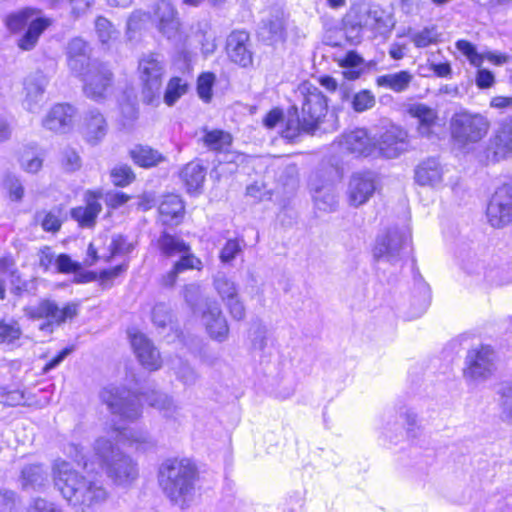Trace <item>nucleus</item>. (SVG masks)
Returning a JSON list of instances; mask_svg holds the SVG:
<instances>
[{"mask_svg": "<svg viewBox=\"0 0 512 512\" xmlns=\"http://www.w3.org/2000/svg\"><path fill=\"white\" fill-rule=\"evenodd\" d=\"M53 477L55 487L75 512H95L108 498L100 483L83 476L66 461L54 463Z\"/></svg>", "mask_w": 512, "mask_h": 512, "instance_id": "obj_1", "label": "nucleus"}, {"mask_svg": "<svg viewBox=\"0 0 512 512\" xmlns=\"http://www.w3.org/2000/svg\"><path fill=\"white\" fill-rule=\"evenodd\" d=\"M197 480V467L187 458L167 459L158 469V483L162 492L182 509L193 499Z\"/></svg>", "mask_w": 512, "mask_h": 512, "instance_id": "obj_2", "label": "nucleus"}, {"mask_svg": "<svg viewBox=\"0 0 512 512\" xmlns=\"http://www.w3.org/2000/svg\"><path fill=\"white\" fill-rule=\"evenodd\" d=\"M93 453L96 462L116 484L128 485L137 479V464L109 439L97 438L93 444Z\"/></svg>", "mask_w": 512, "mask_h": 512, "instance_id": "obj_3", "label": "nucleus"}, {"mask_svg": "<svg viewBox=\"0 0 512 512\" xmlns=\"http://www.w3.org/2000/svg\"><path fill=\"white\" fill-rule=\"evenodd\" d=\"M489 127L485 116L466 110L454 113L449 123L451 138L459 147L479 142L486 136Z\"/></svg>", "mask_w": 512, "mask_h": 512, "instance_id": "obj_4", "label": "nucleus"}, {"mask_svg": "<svg viewBox=\"0 0 512 512\" xmlns=\"http://www.w3.org/2000/svg\"><path fill=\"white\" fill-rule=\"evenodd\" d=\"M142 82V96L147 104L159 103L163 77L166 72L164 57L159 53L143 55L138 64Z\"/></svg>", "mask_w": 512, "mask_h": 512, "instance_id": "obj_5", "label": "nucleus"}, {"mask_svg": "<svg viewBox=\"0 0 512 512\" xmlns=\"http://www.w3.org/2000/svg\"><path fill=\"white\" fill-rule=\"evenodd\" d=\"M296 93L305 127L318 129L328 111L326 96L310 82L300 84Z\"/></svg>", "mask_w": 512, "mask_h": 512, "instance_id": "obj_6", "label": "nucleus"}, {"mask_svg": "<svg viewBox=\"0 0 512 512\" xmlns=\"http://www.w3.org/2000/svg\"><path fill=\"white\" fill-rule=\"evenodd\" d=\"M100 397L111 413L124 420L135 421L142 415V404L139 397L128 390L115 387L105 388Z\"/></svg>", "mask_w": 512, "mask_h": 512, "instance_id": "obj_7", "label": "nucleus"}, {"mask_svg": "<svg viewBox=\"0 0 512 512\" xmlns=\"http://www.w3.org/2000/svg\"><path fill=\"white\" fill-rule=\"evenodd\" d=\"M78 304L68 303L60 308L57 303L50 299H42L37 305L24 308L25 315L31 319H47V322L40 326L41 330L52 332L53 325H61L66 320H71L78 314Z\"/></svg>", "mask_w": 512, "mask_h": 512, "instance_id": "obj_8", "label": "nucleus"}, {"mask_svg": "<svg viewBox=\"0 0 512 512\" xmlns=\"http://www.w3.org/2000/svg\"><path fill=\"white\" fill-rule=\"evenodd\" d=\"M336 173V168L329 165L317 170L309 180L315 207L320 211L332 212L337 206L338 202L333 188Z\"/></svg>", "mask_w": 512, "mask_h": 512, "instance_id": "obj_9", "label": "nucleus"}, {"mask_svg": "<svg viewBox=\"0 0 512 512\" xmlns=\"http://www.w3.org/2000/svg\"><path fill=\"white\" fill-rule=\"evenodd\" d=\"M495 370V352L489 345H479L468 350L463 376L467 381L482 382Z\"/></svg>", "mask_w": 512, "mask_h": 512, "instance_id": "obj_10", "label": "nucleus"}, {"mask_svg": "<svg viewBox=\"0 0 512 512\" xmlns=\"http://www.w3.org/2000/svg\"><path fill=\"white\" fill-rule=\"evenodd\" d=\"M409 235L398 228H390L386 233L377 237L373 257L376 261H386L396 264L402 259L404 250L409 244Z\"/></svg>", "mask_w": 512, "mask_h": 512, "instance_id": "obj_11", "label": "nucleus"}, {"mask_svg": "<svg viewBox=\"0 0 512 512\" xmlns=\"http://www.w3.org/2000/svg\"><path fill=\"white\" fill-rule=\"evenodd\" d=\"M151 20L158 32L173 43L182 40V25L175 6L167 0H158L153 8Z\"/></svg>", "mask_w": 512, "mask_h": 512, "instance_id": "obj_12", "label": "nucleus"}, {"mask_svg": "<svg viewBox=\"0 0 512 512\" xmlns=\"http://www.w3.org/2000/svg\"><path fill=\"white\" fill-rule=\"evenodd\" d=\"M486 216L494 228L512 223V183H505L495 190L488 202Z\"/></svg>", "mask_w": 512, "mask_h": 512, "instance_id": "obj_13", "label": "nucleus"}, {"mask_svg": "<svg viewBox=\"0 0 512 512\" xmlns=\"http://www.w3.org/2000/svg\"><path fill=\"white\" fill-rule=\"evenodd\" d=\"M79 78L84 83L85 95L95 101L105 99L113 83L111 70L101 61L94 62Z\"/></svg>", "mask_w": 512, "mask_h": 512, "instance_id": "obj_14", "label": "nucleus"}, {"mask_svg": "<svg viewBox=\"0 0 512 512\" xmlns=\"http://www.w3.org/2000/svg\"><path fill=\"white\" fill-rule=\"evenodd\" d=\"M91 53L90 44L81 37H74L67 42L65 47L66 64L73 76L80 77L94 62L99 61L91 58Z\"/></svg>", "mask_w": 512, "mask_h": 512, "instance_id": "obj_15", "label": "nucleus"}, {"mask_svg": "<svg viewBox=\"0 0 512 512\" xmlns=\"http://www.w3.org/2000/svg\"><path fill=\"white\" fill-rule=\"evenodd\" d=\"M213 285L232 318L237 321L243 320L246 311L244 304L239 299L238 286L236 283L224 273L219 272L214 276Z\"/></svg>", "mask_w": 512, "mask_h": 512, "instance_id": "obj_16", "label": "nucleus"}, {"mask_svg": "<svg viewBox=\"0 0 512 512\" xmlns=\"http://www.w3.org/2000/svg\"><path fill=\"white\" fill-rule=\"evenodd\" d=\"M342 149L356 156L368 157L376 151V141L365 128H354L341 135Z\"/></svg>", "mask_w": 512, "mask_h": 512, "instance_id": "obj_17", "label": "nucleus"}, {"mask_svg": "<svg viewBox=\"0 0 512 512\" xmlns=\"http://www.w3.org/2000/svg\"><path fill=\"white\" fill-rule=\"evenodd\" d=\"M202 321L209 336L218 342L228 339L229 326L219 304L215 300H206L202 311Z\"/></svg>", "mask_w": 512, "mask_h": 512, "instance_id": "obj_18", "label": "nucleus"}, {"mask_svg": "<svg viewBox=\"0 0 512 512\" xmlns=\"http://www.w3.org/2000/svg\"><path fill=\"white\" fill-rule=\"evenodd\" d=\"M408 147V134L398 126H391L376 141L378 153L388 159L398 157Z\"/></svg>", "mask_w": 512, "mask_h": 512, "instance_id": "obj_19", "label": "nucleus"}, {"mask_svg": "<svg viewBox=\"0 0 512 512\" xmlns=\"http://www.w3.org/2000/svg\"><path fill=\"white\" fill-rule=\"evenodd\" d=\"M376 190L375 174L373 172H358L351 176L348 186V196L351 205L358 207L366 203Z\"/></svg>", "mask_w": 512, "mask_h": 512, "instance_id": "obj_20", "label": "nucleus"}, {"mask_svg": "<svg viewBox=\"0 0 512 512\" xmlns=\"http://www.w3.org/2000/svg\"><path fill=\"white\" fill-rule=\"evenodd\" d=\"M250 46V36L246 31H233L227 37L226 51L228 57L241 67H248L253 62Z\"/></svg>", "mask_w": 512, "mask_h": 512, "instance_id": "obj_21", "label": "nucleus"}, {"mask_svg": "<svg viewBox=\"0 0 512 512\" xmlns=\"http://www.w3.org/2000/svg\"><path fill=\"white\" fill-rule=\"evenodd\" d=\"M76 109L70 104H56L42 120L47 130L56 133H67L73 128Z\"/></svg>", "mask_w": 512, "mask_h": 512, "instance_id": "obj_22", "label": "nucleus"}, {"mask_svg": "<svg viewBox=\"0 0 512 512\" xmlns=\"http://www.w3.org/2000/svg\"><path fill=\"white\" fill-rule=\"evenodd\" d=\"M131 346L142 366L150 371L161 367V357L157 348L142 333H134L131 336Z\"/></svg>", "mask_w": 512, "mask_h": 512, "instance_id": "obj_23", "label": "nucleus"}, {"mask_svg": "<svg viewBox=\"0 0 512 512\" xmlns=\"http://www.w3.org/2000/svg\"><path fill=\"white\" fill-rule=\"evenodd\" d=\"M202 261L192 252L191 247L178 256L171 269L165 273L161 278V284L164 287H173L178 279V276L188 270H201Z\"/></svg>", "mask_w": 512, "mask_h": 512, "instance_id": "obj_24", "label": "nucleus"}, {"mask_svg": "<svg viewBox=\"0 0 512 512\" xmlns=\"http://www.w3.org/2000/svg\"><path fill=\"white\" fill-rule=\"evenodd\" d=\"M260 35L264 41L270 44L285 41L287 35L286 18L282 10H273L269 17L262 21Z\"/></svg>", "mask_w": 512, "mask_h": 512, "instance_id": "obj_25", "label": "nucleus"}, {"mask_svg": "<svg viewBox=\"0 0 512 512\" xmlns=\"http://www.w3.org/2000/svg\"><path fill=\"white\" fill-rule=\"evenodd\" d=\"M49 83L47 76L40 71L28 76L25 80V91L27 110L30 112H36L39 103L43 99L44 92Z\"/></svg>", "mask_w": 512, "mask_h": 512, "instance_id": "obj_26", "label": "nucleus"}, {"mask_svg": "<svg viewBox=\"0 0 512 512\" xmlns=\"http://www.w3.org/2000/svg\"><path fill=\"white\" fill-rule=\"evenodd\" d=\"M99 197V194L88 191L86 193V206H79L71 210V217L81 227H92L95 225L96 218L102 211V205L98 201Z\"/></svg>", "mask_w": 512, "mask_h": 512, "instance_id": "obj_27", "label": "nucleus"}, {"mask_svg": "<svg viewBox=\"0 0 512 512\" xmlns=\"http://www.w3.org/2000/svg\"><path fill=\"white\" fill-rule=\"evenodd\" d=\"M408 113L411 117L417 119L418 133L423 137L429 138L436 124L437 112L425 104L415 103L409 106Z\"/></svg>", "mask_w": 512, "mask_h": 512, "instance_id": "obj_28", "label": "nucleus"}, {"mask_svg": "<svg viewBox=\"0 0 512 512\" xmlns=\"http://www.w3.org/2000/svg\"><path fill=\"white\" fill-rule=\"evenodd\" d=\"M156 247L162 258L173 259L188 251L190 245L180 236L162 231L156 240Z\"/></svg>", "mask_w": 512, "mask_h": 512, "instance_id": "obj_29", "label": "nucleus"}, {"mask_svg": "<svg viewBox=\"0 0 512 512\" xmlns=\"http://www.w3.org/2000/svg\"><path fill=\"white\" fill-rule=\"evenodd\" d=\"M339 94L342 101H350L352 109L357 113L365 112L376 104L375 95L367 89L353 93L350 86L342 84Z\"/></svg>", "mask_w": 512, "mask_h": 512, "instance_id": "obj_30", "label": "nucleus"}, {"mask_svg": "<svg viewBox=\"0 0 512 512\" xmlns=\"http://www.w3.org/2000/svg\"><path fill=\"white\" fill-rule=\"evenodd\" d=\"M158 211L164 225H177L183 218L184 205L179 196L167 195L160 202Z\"/></svg>", "mask_w": 512, "mask_h": 512, "instance_id": "obj_31", "label": "nucleus"}, {"mask_svg": "<svg viewBox=\"0 0 512 512\" xmlns=\"http://www.w3.org/2000/svg\"><path fill=\"white\" fill-rule=\"evenodd\" d=\"M132 161L142 168H152L166 160V157L149 145L136 144L129 150Z\"/></svg>", "mask_w": 512, "mask_h": 512, "instance_id": "obj_32", "label": "nucleus"}, {"mask_svg": "<svg viewBox=\"0 0 512 512\" xmlns=\"http://www.w3.org/2000/svg\"><path fill=\"white\" fill-rule=\"evenodd\" d=\"M107 133V123L104 116L97 110L87 112L84 119V135L89 143H98Z\"/></svg>", "mask_w": 512, "mask_h": 512, "instance_id": "obj_33", "label": "nucleus"}, {"mask_svg": "<svg viewBox=\"0 0 512 512\" xmlns=\"http://www.w3.org/2000/svg\"><path fill=\"white\" fill-rule=\"evenodd\" d=\"M205 177L206 168L198 160L187 163L180 172V178L189 193L198 192L203 186Z\"/></svg>", "mask_w": 512, "mask_h": 512, "instance_id": "obj_34", "label": "nucleus"}, {"mask_svg": "<svg viewBox=\"0 0 512 512\" xmlns=\"http://www.w3.org/2000/svg\"><path fill=\"white\" fill-rule=\"evenodd\" d=\"M415 180L422 186H434L441 182L442 171L436 159L430 158L415 169Z\"/></svg>", "mask_w": 512, "mask_h": 512, "instance_id": "obj_35", "label": "nucleus"}, {"mask_svg": "<svg viewBox=\"0 0 512 512\" xmlns=\"http://www.w3.org/2000/svg\"><path fill=\"white\" fill-rule=\"evenodd\" d=\"M48 473L41 464L25 465L20 474V483L24 490L39 489L45 485Z\"/></svg>", "mask_w": 512, "mask_h": 512, "instance_id": "obj_36", "label": "nucleus"}, {"mask_svg": "<svg viewBox=\"0 0 512 512\" xmlns=\"http://www.w3.org/2000/svg\"><path fill=\"white\" fill-rule=\"evenodd\" d=\"M49 25V19H32L28 25L26 32L18 40V47L24 51L32 50L36 46L40 35L48 28Z\"/></svg>", "mask_w": 512, "mask_h": 512, "instance_id": "obj_37", "label": "nucleus"}, {"mask_svg": "<svg viewBox=\"0 0 512 512\" xmlns=\"http://www.w3.org/2000/svg\"><path fill=\"white\" fill-rule=\"evenodd\" d=\"M413 76L410 72L402 70L396 73H390L378 76L376 84L379 87L388 88L396 93H401L408 89Z\"/></svg>", "mask_w": 512, "mask_h": 512, "instance_id": "obj_38", "label": "nucleus"}, {"mask_svg": "<svg viewBox=\"0 0 512 512\" xmlns=\"http://www.w3.org/2000/svg\"><path fill=\"white\" fill-rule=\"evenodd\" d=\"M494 158L500 160L512 152V117L502 123L499 134L494 140Z\"/></svg>", "mask_w": 512, "mask_h": 512, "instance_id": "obj_39", "label": "nucleus"}, {"mask_svg": "<svg viewBox=\"0 0 512 512\" xmlns=\"http://www.w3.org/2000/svg\"><path fill=\"white\" fill-rule=\"evenodd\" d=\"M365 25L383 33L392 30L394 27V21L391 13L385 11L379 6H371L367 10Z\"/></svg>", "mask_w": 512, "mask_h": 512, "instance_id": "obj_40", "label": "nucleus"}, {"mask_svg": "<svg viewBox=\"0 0 512 512\" xmlns=\"http://www.w3.org/2000/svg\"><path fill=\"white\" fill-rule=\"evenodd\" d=\"M143 396L151 407L159 410L166 418L173 417L178 410L173 399L165 393L152 390L150 393H143Z\"/></svg>", "mask_w": 512, "mask_h": 512, "instance_id": "obj_41", "label": "nucleus"}, {"mask_svg": "<svg viewBox=\"0 0 512 512\" xmlns=\"http://www.w3.org/2000/svg\"><path fill=\"white\" fill-rule=\"evenodd\" d=\"M314 128H306L303 123V116L298 115V106L294 105L288 112V116L285 122V128L282 131V136L289 140H294L302 132L313 133Z\"/></svg>", "mask_w": 512, "mask_h": 512, "instance_id": "obj_42", "label": "nucleus"}, {"mask_svg": "<svg viewBox=\"0 0 512 512\" xmlns=\"http://www.w3.org/2000/svg\"><path fill=\"white\" fill-rule=\"evenodd\" d=\"M120 440L127 441L130 445H136L137 448L143 449L155 446V441L150 434L145 430H134L124 428L119 430Z\"/></svg>", "mask_w": 512, "mask_h": 512, "instance_id": "obj_43", "label": "nucleus"}, {"mask_svg": "<svg viewBox=\"0 0 512 512\" xmlns=\"http://www.w3.org/2000/svg\"><path fill=\"white\" fill-rule=\"evenodd\" d=\"M22 330L16 321H0V344L7 345L11 348L20 346Z\"/></svg>", "mask_w": 512, "mask_h": 512, "instance_id": "obj_44", "label": "nucleus"}, {"mask_svg": "<svg viewBox=\"0 0 512 512\" xmlns=\"http://www.w3.org/2000/svg\"><path fill=\"white\" fill-rule=\"evenodd\" d=\"M183 297L189 305L193 313H199L205 309V301L203 298L202 287L198 283H190L183 288Z\"/></svg>", "mask_w": 512, "mask_h": 512, "instance_id": "obj_45", "label": "nucleus"}, {"mask_svg": "<svg viewBox=\"0 0 512 512\" xmlns=\"http://www.w3.org/2000/svg\"><path fill=\"white\" fill-rule=\"evenodd\" d=\"M202 140L204 145L213 151H224L232 143L231 135L222 130L206 131Z\"/></svg>", "mask_w": 512, "mask_h": 512, "instance_id": "obj_46", "label": "nucleus"}, {"mask_svg": "<svg viewBox=\"0 0 512 512\" xmlns=\"http://www.w3.org/2000/svg\"><path fill=\"white\" fill-rule=\"evenodd\" d=\"M37 14V11L32 8H24L16 13H12L6 18V26L12 32L20 31L27 24L29 25L33 16Z\"/></svg>", "mask_w": 512, "mask_h": 512, "instance_id": "obj_47", "label": "nucleus"}, {"mask_svg": "<svg viewBox=\"0 0 512 512\" xmlns=\"http://www.w3.org/2000/svg\"><path fill=\"white\" fill-rule=\"evenodd\" d=\"M111 182L118 187H126L136 179V175L128 164H117L110 171Z\"/></svg>", "mask_w": 512, "mask_h": 512, "instance_id": "obj_48", "label": "nucleus"}, {"mask_svg": "<svg viewBox=\"0 0 512 512\" xmlns=\"http://www.w3.org/2000/svg\"><path fill=\"white\" fill-rule=\"evenodd\" d=\"M187 84L182 82V79L179 77H173L167 84L166 90L164 92V102L168 106L174 105L177 100L186 93Z\"/></svg>", "mask_w": 512, "mask_h": 512, "instance_id": "obj_49", "label": "nucleus"}, {"mask_svg": "<svg viewBox=\"0 0 512 512\" xmlns=\"http://www.w3.org/2000/svg\"><path fill=\"white\" fill-rule=\"evenodd\" d=\"M438 38L439 33L434 26L425 27L411 36V40L417 48H425L431 44L437 43Z\"/></svg>", "mask_w": 512, "mask_h": 512, "instance_id": "obj_50", "label": "nucleus"}, {"mask_svg": "<svg viewBox=\"0 0 512 512\" xmlns=\"http://www.w3.org/2000/svg\"><path fill=\"white\" fill-rule=\"evenodd\" d=\"M499 394L501 397V418L508 423H512V384H504L500 388Z\"/></svg>", "mask_w": 512, "mask_h": 512, "instance_id": "obj_51", "label": "nucleus"}, {"mask_svg": "<svg viewBox=\"0 0 512 512\" xmlns=\"http://www.w3.org/2000/svg\"><path fill=\"white\" fill-rule=\"evenodd\" d=\"M10 273L12 279V283L14 284L16 281H19V275L15 269V263L12 258H1L0 259V299H4L5 297V277Z\"/></svg>", "mask_w": 512, "mask_h": 512, "instance_id": "obj_52", "label": "nucleus"}, {"mask_svg": "<svg viewBox=\"0 0 512 512\" xmlns=\"http://www.w3.org/2000/svg\"><path fill=\"white\" fill-rule=\"evenodd\" d=\"M95 29L99 40L102 43H107L109 40L118 35L117 30L113 24L105 17L99 16L95 21Z\"/></svg>", "mask_w": 512, "mask_h": 512, "instance_id": "obj_53", "label": "nucleus"}, {"mask_svg": "<svg viewBox=\"0 0 512 512\" xmlns=\"http://www.w3.org/2000/svg\"><path fill=\"white\" fill-rule=\"evenodd\" d=\"M215 81L213 73H203L197 81V92L204 102H209L212 98V87Z\"/></svg>", "mask_w": 512, "mask_h": 512, "instance_id": "obj_54", "label": "nucleus"}, {"mask_svg": "<svg viewBox=\"0 0 512 512\" xmlns=\"http://www.w3.org/2000/svg\"><path fill=\"white\" fill-rule=\"evenodd\" d=\"M152 321L158 328H165L171 323V310L164 303H158L152 310Z\"/></svg>", "mask_w": 512, "mask_h": 512, "instance_id": "obj_55", "label": "nucleus"}, {"mask_svg": "<svg viewBox=\"0 0 512 512\" xmlns=\"http://www.w3.org/2000/svg\"><path fill=\"white\" fill-rule=\"evenodd\" d=\"M418 291L420 294V299L418 300L415 310L410 312L411 318H417L421 316L426 311L430 302V290L425 282L418 283Z\"/></svg>", "mask_w": 512, "mask_h": 512, "instance_id": "obj_56", "label": "nucleus"}, {"mask_svg": "<svg viewBox=\"0 0 512 512\" xmlns=\"http://www.w3.org/2000/svg\"><path fill=\"white\" fill-rule=\"evenodd\" d=\"M36 219L40 221L43 230L47 232H56L61 227V222L58 216L50 211V212H39L36 215Z\"/></svg>", "mask_w": 512, "mask_h": 512, "instance_id": "obj_57", "label": "nucleus"}, {"mask_svg": "<svg viewBox=\"0 0 512 512\" xmlns=\"http://www.w3.org/2000/svg\"><path fill=\"white\" fill-rule=\"evenodd\" d=\"M133 249L134 244L128 242L127 238L122 235L114 236L110 244V251L113 256L129 254Z\"/></svg>", "mask_w": 512, "mask_h": 512, "instance_id": "obj_58", "label": "nucleus"}, {"mask_svg": "<svg viewBox=\"0 0 512 512\" xmlns=\"http://www.w3.org/2000/svg\"><path fill=\"white\" fill-rule=\"evenodd\" d=\"M4 186L8 189L12 200L20 201L23 198L24 188L16 176L12 174L6 175Z\"/></svg>", "mask_w": 512, "mask_h": 512, "instance_id": "obj_59", "label": "nucleus"}, {"mask_svg": "<svg viewBox=\"0 0 512 512\" xmlns=\"http://www.w3.org/2000/svg\"><path fill=\"white\" fill-rule=\"evenodd\" d=\"M62 165L65 170L73 172L80 168L81 160L78 153L72 148H65L62 151Z\"/></svg>", "mask_w": 512, "mask_h": 512, "instance_id": "obj_60", "label": "nucleus"}, {"mask_svg": "<svg viewBox=\"0 0 512 512\" xmlns=\"http://www.w3.org/2000/svg\"><path fill=\"white\" fill-rule=\"evenodd\" d=\"M177 379L186 386L195 385L199 376L196 371L188 364L181 363L176 371Z\"/></svg>", "mask_w": 512, "mask_h": 512, "instance_id": "obj_61", "label": "nucleus"}, {"mask_svg": "<svg viewBox=\"0 0 512 512\" xmlns=\"http://www.w3.org/2000/svg\"><path fill=\"white\" fill-rule=\"evenodd\" d=\"M456 48L462 52L470 62L479 66L482 63V57L477 53L475 46L467 40H458L456 42Z\"/></svg>", "mask_w": 512, "mask_h": 512, "instance_id": "obj_62", "label": "nucleus"}, {"mask_svg": "<svg viewBox=\"0 0 512 512\" xmlns=\"http://www.w3.org/2000/svg\"><path fill=\"white\" fill-rule=\"evenodd\" d=\"M17 500V494L13 490L0 488V512H12Z\"/></svg>", "mask_w": 512, "mask_h": 512, "instance_id": "obj_63", "label": "nucleus"}, {"mask_svg": "<svg viewBox=\"0 0 512 512\" xmlns=\"http://www.w3.org/2000/svg\"><path fill=\"white\" fill-rule=\"evenodd\" d=\"M241 252V246L238 240H228L220 252V259L224 263H228L235 259L238 253Z\"/></svg>", "mask_w": 512, "mask_h": 512, "instance_id": "obj_64", "label": "nucleus"}]
</instances>
